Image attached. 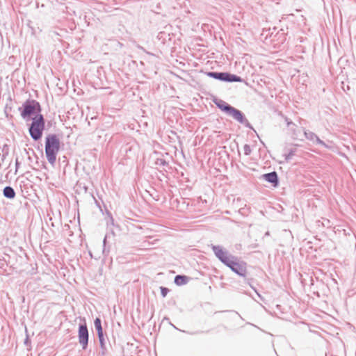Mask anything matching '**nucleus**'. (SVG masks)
Segmentation results:
<instances>
[{"label":"nucleus","mask_w":356,"mask_h":356,"mask_svg":"<svg viewBox=\"0 0 356 356\" xmlns=\"http://www.w3.org/2000/svg\"><path fill=\"white\" fill-rule=\"evenodd\" d=\"M215 256L226 266L238 275L245 277L247 275L246 263L232 255L220 245H211Z\"/></svg>","instance_id":"obj_1"},{"label":"nucleus","mask_w":356,"mask_h":356,"mask_svg":"<svg viewBox=\"0 0 356 356\" xmlns=\"http://www.w3.org/2000/svg\"><path fill=\"white\" fill-rule=\"evenodd\" d=\"M60 148V141L58 136L51 134L45 138V154L48 162L52 165L56 161V155Z\"/></svg>","instance_id":"obj_2"},{"label":"nucleus","mask_w":356,"mask_h":356,"mask_svg":"<svg viewBox=\"0 0 356 356\" xmlns=\"http://www.w3.org/2000/svg\"><path fill=\"white\" fill-rule=\"evenodd\" d=\"M20 115L23 119L26 121H29L31 119L32 115H42V108L40 103L35 99H27L26 100L22 107L19 108Z\"/></svg>","instance_id":"obj_3"},{"label":"nucleus","mask_w":356,"mask_h":356,"mask_svg":"<svg viewBox=\"0 0 356 356\" xmlns=\"http://www.w3.org/2000/svg\"><path fill=\"white\" fill-rule=\"evenodd\" d=\"M32 122L29 127V133L31 138L38 141L41 139L45 128V120L42 115H35L31 118Z\"/></svg>","instance_id":"obj_4"},{"label":"nucleus","mask_w":356,"mask_h":356,"mask_svg":"<svg viewBox=\"0 0 356 356\" xmlns=\"http://www.w3.org/2000/svg\"><path fill=\"white\" fill-rule=\"evenodd\" d=\"M227 115L232 117L233 119L236 120L240 124H243L245 127L254 130L252 126L248 122L243 113L240 110L236 109L232 106Z\"/></svg>","instance_id":"obj_5"},{"label":"nucleus","mask_w":356,"mask_h":356,"mask_svg":"<svg viewBox=\"0 0 356 356\" xmlns=\"http://www.w3.org/2000/svg\"><path fill=\"white\" fill-rule=\"evenodd\" d=\"M78 337L79 343L82 346L83 350H86L88 345L89 334L87 325L86 323L79 324Z\"/></svg>","instance_id":"obj_6"},{"label":"nucleus","mask_w":356,"mask_h":356,"mask_svg":"<svg viewBox=\"0 0 356 356\" xmlns=\"http://www.w3.org/2000/svg\"><path fill=\"white\" fill-rule=\"evenodd\" d=\"M262 179L268 183L272 184L274 187H277L279 185V178L277 173L275 171L264 174L261 176Z\"/></svg>","instance_id":"obj_7"},{"label":"nucleus","mask_w":356,"mask_h":356,"mask_svg":"<svg viewBox=\"0 0 356 356\" xmlns=\"http://www.w3.org/2000/svg\"><path fill=\"white\" fill-rule=\"evenodd\" d=\"M213 102L217 106V107L220 108L222 111L225 113L227 115L229 113V112L232 108V106H231L230 104H229L228 103L222 99H216Z\"/></svg>","instance_id":"obj_8"},{"label":"nucleus","mask_w":356,"mask_h":356,"mask_svg":"<svg viewBox=\"0 0 356 356\" xmlns=\"http://www.w3.org/2000/svg\"><path fill=\"white\" fill-rule=\"evenodd\" d=\"M225 82H243V79L236 74H231L229 72H225V78H224Z\"/></svg>","instance_id":"obj_9"},{"label":"nucleus","mask_w":356,"mask_h":356,"mask_svg":"<svg viewBox=\"0 0 356 356\" xmlns=\"http://www.w3.org/2000/svg\"><path fill=\"white\" fill-rule=\"evenodd\" d=\"M3 195L6 198L13 200L15 197L16 193L13 187L7 186L3 190Z\"/></svg>","instance_id":"obj_10"},{"label":"nucleus","mask_w":356,"mask_h":356,"mask_svg":"<svg viewBox=\"0 0 356 356\" xmlns=\"http://www.w3.org/2000/svg\"><path fill=\"white\" fill-rule=\"evenodd\" d=\"M189 277L184 275H177L175 276L174 282L177 286H182L188 283Z\"/></svg>","instance_id":"obj_11"},{"label":"nucleus","mask_w":356,"mask_h":356,"mask_svg":"<svg viewBox=\"0 0 356 356\" xmlns=\"http://www.w3.org/2000/svg\"><path fill=\"white\" fill-rule=\"evenodd\" d=\"M206 74L209 77L213 78L216 80L224 81L225 72H208Z\"/></svg>","instance_id":"obj_12"},{"label":"nucleus","mask_w":356,"mask_h":356,"mask_svg":"<svg viewBox=\"0 0 356 356\" xmlns=\"http://www.w3.org/2000/svg\"><path fill=\"white\" fill-rule=\"evenodd\" d=\"M97 337L99 341L100 348L102 350V354H104L106 348V343H105V339L104 337V333L97 334Z\"/></svg>","instance_id":"obj_13"},{"label":"nucleus","mask_w":356,"mask_h":356,"mask_svg":"<svg viewBox=\"0 0 356 356\" xmlns=\"http://www.w3.org/2000/svg\"><path fill=\"white\" fill-rule=\"evenodd\" d=\"M94 325L97 334L103 333V329L102 326V321L99 318H96L94 321Z\"/></svg>","instance_id":"obj_14"},{"label":"nucleus","mask_w":356,"mask_h":356,"mask_svg":"<svg viewBox=\"0 0 356 356\" xmlns=\"http://www.w3.org/2000/svg\"><path fill=\"white\" fill-rule=\"evenodd\" d=\"M304 134H305V138L307 140L313 141V142H314L315 138H316V136H317L314 132L308 131V130L305 131Z\"/></svg>","instance_id":"obj_15"},{"label":"nucleus","mask_w":356,"mask_h":356,"mask_svg":"<svg viewBox=\"0 0 356 356\" xmlns=\"http://www.w3.org/2000/svg\"><path fill=\"white\" fill-rule=\"evenodd\" d=\"M296 153V149H291L288 154H284L285 156V161L288 162L289 160L291 159L292 156Z\"/></svg>","instance_id":"obj_16"},{"label":"nucleus","mask_w":356,"mask_h":356,"mask_svg":"<svg viewBox=\"0 0 356 356\" xmlns=\"http://www.w3.org/2000/svg\"><path fill=\"white\" fill-rule=\"evenodd\" d=\"M155 163L157 165L163 166V167L168 165V162L163 159H157Z\"/></svg>","instance_id":"obj_17"},{"label":"nucleus","mask_w":356,"mask_h":356,"mask_svg":"<svg viewBox=\"0 0 356 356\" xmlns=\"http://www.w3.org/2000/svg\"><path fill=\"white\" fill-rule=\"evenodd\" d=\"M243 151H244V154L246 155V156H248L251 154V147L248 144H245L244 146H243Z\"/></svg>","instance_id":"obj_18"},{"label":"nucleus","mask_w":356,"mask_h":356,"mask_svg":"<svg viewBox=\"0 0 356 356\" xmlns=\"http://www.w3.org/2000/svg\"><path fill=\"white\" fill-rule=\"evenodd\" d=\"M160 289H161V296L163 298H165L170 291V290L168 288L164 287V286H161Z\"/></svg>","instance_id":"obj_19"},{"label":"nucleus","mask_w":356,"mask_h":356,"mask_svg":"<svg viewBox=\"0 0 356 356\" xmlns=\"http://www.w3.org/2000/svg\"><path fill=\"white\" fill-rule=\"evenodd\" d=\"M314 142H316L318 145L325 146V143L323 140H321L317 136L316 138H315Z\"/></svg>","instance_id":"obj_20"},{"label":"nucleus","mask_w":356,"mask_h":356,"mask_svg":"<svg viewBox=\"0 0 356 356\" xmlns=\"http://www.w3.org/2000/svg\"><path fill=\"white\" fill-rule=\"evenodd\" d=\"M285 121H286V124H287V127H290V125H293V126H295V124H294V123H293V122H292V121L289 120V119L288 118H285Z\"/></svg>","instance_id":"obj_21"},{"label":"nucleus","mask_w":356,"mask_h":356,"mask_svg":"<svg viewBox=\"0 0 356 356\" xmlns=\"http://www.w3.org/2000/svg\"><path fill=\"white\" fill-rule=\"evenodd\" d=\"M167 321L175 329H177L173 324H172L170 321V318L168 317H164L163 319V321Z\"/></svg>","instance_id":"obj_22"},{"label":"nucleus","mask_w":356,"mask_h":356,"mask_svg":"<svg viewBox=\"0 0 356 356\" xmlns=\"http://www.w3.org/2000/svg\"><path fill=\"white\" fill-rule=\"evenodd\" d=\"M19 165H20V163L19 162L18 159H17L15 160L16 171L17 170V169H18V168H19Z\"/></svg>","instance_id":"obj_23"},{"label":"nucleus","mask_w":356,"mask_h":356,"mask_svg":"<svg viewBox=\"0 0 356 356\" xmlns=\"http://www.w3.org/2000/svg\"><path fill=\"white\" fill-rule=\"evenodd\" d=\"M109 223H111L112 225H115L114 219L113 218L112 216H110Z\"/></svg>","instance_id":"obj_24"},{"label":"nucleus","mask_w":356,"mask_h":356,"mask_svg":"<svg viewBox=\"0 0 356 356\" xmlns=\"http://www.w3.org/2000/svg\"><path fill=\"white\" fill-rule=\"evenodd\" d=\"M265 236H270V232L268 231L265 233Z\"/></svg>","instance_id":"obj_25"},{"label":"nucleus","mask_w":356,"mask_h":356,"mask_svg":"<svg viewBox=\"0 0 356 356\" xmlns=\"http://www.w3.org/2000/svg\"><path fill=\"white\" fill-rule=\"evenodd\" d=\"M106 241V237H105L104 239V245H105Z\"/></svg>","instance_id":"obj_26"},{"label":"nucleus","mask_w":356,"mask_h":356,"mask_svg":"<svg viewBox=\"0 0 356 356\" xmlns=\"http://www.w3.org/2000/svg\"><path fill=\"white\" fill-rule=\"evenodd\" d=\"M28 341H29V339H28V338H26V340H25V342H24V343H28Z\"/></svg>","instance_id":"obj_27"}]
</instances>
